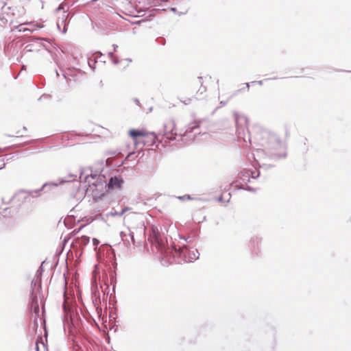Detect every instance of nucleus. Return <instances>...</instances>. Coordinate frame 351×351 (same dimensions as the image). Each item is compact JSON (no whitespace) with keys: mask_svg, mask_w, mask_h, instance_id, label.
Masks as SVG:
<instances>
[{"mask_svg":"<svg viewBox=\"0 0 351 351\" xmlns=\"http://www.w3.org/2000/svg\"><path fill=\"white\" fill-rule=\"evenodd\" d=\"M245 90V88H241V89H239V90H237V92H240V91H242V90Z\"/></svg>","mask_w":351,"mask_h":351,"instance_id":"nucleus-58","label":"nucleus"},{"mask_svg":"<svg viewBox=\"0 0 351 351\" xmlns=\"http://www.w3.org/2000/svg\"><path fill=\"white\" fill-rule=\"evenodd\" d=\"M190 101H191V99H189L187 101H184V104H186V105H187V104H189L190 103Z\"/></svg>","mask_w":351,"mask_h":351,"instance_id":"nucleus-54","label":"nucleus"},{"mask_svg":"<svg viewBox=\"0 0 351 351\" xmlns=\"http://www.w3.org/2000/svg\"><path fill=\"white\" fill-rule=\"evenodd\" d=\"M123 183L124 180L120 175L111 176L107 182L108 189L112 191L115 189L120 190Z\"/></svg>","mask_w":351,"mask_h":351,"instance_id":"nucleus-10","label":"nucleus"},{"mask_svg":"<svg viewBox=\"0 0 351 351\" xmlns=\"http://www.w3.org/2000/svg\"><path fill=\"white\" fill-rule=\"evenodd\" d=\"M276 344V330L273 326L267 327L262 337L259 346L266 351H274Z\"/></svg>","mask_w":351,"mask_h":351,"instance_id":"nucleus-5","label":"nucleus"},{"mask_svg":"<svg viewBox=\"0 0 351 351\" xmlns=\"http://www.w3.org/2000/svg\"><path fill=\"white\" fill-rule=\"evenodd\" d=\"M77 177L75 174L69 173L66 177L60 178L56 181L45 182L39 189L35 190H21L11 197H3L2 203L5 205L11 204V206L10 207L1 208L0 214L4 217H8L14 213H16L21 204L27 201L29 197H38L43 194L53 193V190L59 185L75 180Z\"/></svg>","mask_w":351,"mask_h":351,"instance_id":"nucleus-1","label":"nucleus"},{"mask_svg":"<svg viewBox=\"0 0 351 351\" xmlns=\"http://www.w3.org/2000/svg\"><path fill=\"white\" fill-rule=\"evenodd\" d=\"M250 84V83H245V88H247V90H249Z\"/></svg>","mask_w":351,"mask_h":351,"instance_id":"nucleus-51","label":"nucleus"},{"mask_svg":"<svg viewBox=\"0 0 351 351\" xmlns=\"http://www.w3.org/2000/svg\"><path fill=\"white\" fill-rule=\"evenodd\" d=\"M108 56L112 58L114 57V53H113V52H109V53H108Z\"/></svg>","mask_w":351,"mask_h":351,"instance_id":"nucleus-50","label":"nucleus"},{"mask_svg":"<svg viewBox=\"0 0 351 351\" xmlns=\"http://www.w3.org/2000/svg\"><path fill=\"white\" fill-rule=\"evenodd\" d=\"M112 47L114 48V51H117V48L118 47V46L115 44L112 45Z\"/></svg>","mask_w":351,"mask_h":351,"instance_id":"nucleus-52","label":"nucleus"},{"mask_svg":"<svg viewBox=\"0 0 351 351\" xmlns=\"http://www.w3.org/2000/svg\"><path fill=\"white\" fill-rule=\"evenodd\" d=\"M262 240V237L259 235H254L251 237L249 247L252 254L258 255L260 253L261 249L259 245L261 243Z\"/></svg>","mask_w":351,"mask_h":351,"instance_id":"nucleus-11","label":"nucleus"},{"mask_svg":"<svg viewBox=\"0 0 351 351\" xmlns=\"http://www.w3.org/2000/svg\"><path fill=\"white\" fill-rule=\"evenodd\" d=\"M14 28L19 29V32H25L26 31L30 32L29 29L22 27V25H19L18 26H14Z\"/></svg>","mask_w":351,"mask_h":351,"instance_id":"nucleus-29","label":"nucleus"},{"mask_svg":"<svg viewBox=\"0 0 351 351\" xmlns=\"http://www.w3.org/2000/svg\"><path fill=\"white\" fill-rule=\"evenodd\" d=\"M263 136L261 144L264 147L265 155L269 159L276 161L287 157V152H285L282 154L277 152L282 146V142L276 134L263 132Z\"/></svg>","mask_w":351,"mask_h":351,"instance_id":"nucleus-4","label":"nucleus"},{"mask_svg":"<svg viewBox=\"0 0 351 351\" xmlns=\"http://www.w3.org/2000/svg\"><path fill=\"white\" fill-rule=\"evenodd\" d=\"M132 152L129 153L128 155V158L130 157V156L132 155Z\"/></svg>","mask_w":351,"mask_h":351,"instance_id":"nucleus-61","label":"nucleus"},{"mask_svg":"<svg viewBox=\"0 0 351 351\" xmlns=\"http://www.w3.org/2000/svg\"><path fill=\"white\" fill-rule=\"evenodd\" d=\"M27 144V142H25V143H20V144H15V145H12V147H17V148H18V147H23V146H24V145H26Z\"/></svg>","mask_w":351,"mask_h":351,"instance_id":"nucleus-37","label":"nucleus"},{"mask_svg":"<svg viewBox=\"0 0 351 351\" xmlns=\"http://www.w3.org/2000/svg\"><path fill=\"white\" fill-rule=\"evenodd\" d=\"M218 201L220 202H223V197L222 196L219 197Z\"/></svg>","mask_w":351,"mask_h":351,"instance_id":"nucleus-53","label":"nucleus"},{"mask_svg":"<svg viewBox=\"0 0 351 351\" xmlns=\"http://www.w3.org/2000/svg\"><path fill=\"white\" fill-rule=\"evenodd\" d=\"M64 12L65 10V5L64 3H61L58 8H56L54 10V13L58 14L59 12L62 11Z\"/></svg>","mask_w":351,"mask_h":351,"instance_id":"nucleus-26","label":"nucleus"},{"mask_svg":"<svg viewBox=\"0 0 351 351\" xmlns=\"http://www.w3.org/2000/svg\"><path fill=\"white\" fill-rule=\"evenodd\" d=\"M112 63L114 64H118L119 63V60L117 58H112Z\"/></svg>","mask_w":351,"mask_h":351,"instance_id":"nucleus-43","label":"nucleus"},{"mask_svg":"<svg viewBox=\"0 0 351 351\" xmlns=\"http://www.w3.org/2000/svg\"><path fill=\"white\" fill-rule=\"evenodd\" d=\"M134 235H135V232L134 231V230L132 229V228H128V237H130V239H131V242L133 245H135V239H134Z\"/></svg>","mask_w":351,"mask_h":351,"instance_id":"nucleus-23","label":"nucleus"},{"mask_svg":"<svg viewBox=\"0 0 351 351\" xmlns=\"http://www.w3.org/2000/svg\"><path fill=\"white\" fill-rule=\"evenodd\" d=\"M202 123L201 120H195L193 123H190L187 125L186 131L184 134H180V136H189L190 134L193 133V136H195L198 134H201V132L197 131L200 127V124Z\"/></svg>","mask_w":351,"mask_h":351,"instance_id":"nucleus-12","label":"nucleus"},{"mask_svg":"<svg viewBox=\"0 0 351 351\" xmlns=\"http://www.w3.org/2000/svg\"><path fill=\"white\" fill-rule=\"evenodd\" d=\"M125 239H126L125 242H123V243L125 245H126L128 246V245H130V241H129V239H128V238H125Z\"/></svg>","mask_w":351,"mask_h":351,"instance_id":"nucleus-47","label":"nucleus"},{"mask_svg":"<svg viewBox=\"0 0 351 351\" xmlns=\"http://www.w3.org/2000/svg\"><path fill=\"white\" fill-rule=\"evenodd\" d=\"M30 313L34 315L33 328L36 330L38 327V318L40 317V308L38 297L32 294V302H29Z\"/></svg>","mask_w":351,"mask_h":351,"instance_id":"nucleus-9","label":"nucleus"},{"mask_svg":"<svg viewBox=\"0 0 351 351\" xmlns=\"http://www.w3.org/2000/svg\"><path fill=\"white\" fill-rule=\"evenodd\" d=\"M40 319L42 320L41 324L45 325V324H46L45 319H41V318H40Z\"/></svg>","mask_w":351,"mask_h":351,"instance_id":"nucleus-55","label":"nucleus"},{"mask_svg":"<svg viewBox=\"0 0 351 351\" xmlns=\"http://www.w3.org/2000/svg\"><path fill=\"white\" fill-rule=\"evenodd\" d=\"M0 162H3V165L0 166V170L5 167V163L3 162V160L0 159Z\"/></svg>","mask_w":351,"mask_h":351,"instance_id":"nucleus-46","label":"nucleus"},{"mask_svg":"<svg viewBox=\"0 0 351 351\" xmlns=\"http://www.w3.org/2000/svg\"><path fill=\"white\" fill-rule=\"evenodd\" d=\"M64 248V245L62 246V248L61 249V251H63Z\"/></svg>","mask_w":351,"mask_h":351,"instance_id":"nucleus-63","label":"nucleus"},{"mask_svg":"<svg viewBox=\"0 0 351 351\" xmlns=\"http://www.w3.org/2000/svg\"><path fill=\"white\" fill-rule=\"evenodd\" d=\"M129 134L130 137L133 139L134 144L136 145L138 143H141V141L142 139H139V138H144V137H151L152 140L151 141H148L149 145H154L157 143L158 141V136L156 134L155 132H147L142 130H137V129H132L129 132Z\"/></svg>","mask_w":351,"mask_h":351,"instance_id":"nucleus-7","label":"nucleus"},{"mask_svg":"<svg viewBox=\"0 0 351 351\" xmlns=\"http://www.w3.org/2000/svg\"><path fill=\"white\" fill-rule=\"evenodd\" d=\"M64 248V245L62 246V248L61 249V251H63Z\"/></svg>","mask_w":351,"mask_h":351,"instance_id":"nucleus-62","label":"nucleus"},{"mask_svg":"<svg viewBox=\"0 0 351 351\" xmlns=\"http://www.w3.org/2000/svg\"><path fill=\"white\" fill-rule=\"evenodd\" d=\"M40 49H37L35 47V45L34 44H32V43H29V44H27L25 47H24V51L25 53L27 52H32V51H39Z\"/></svg>","mask_w":351,"mask_h":351,"instance_id":"nucleus-20","label":"nucleus"},{"mask_svg":"<svg viewBox=\"0 0 351 351\" xmlns=\"http://www.w3.org/2000/svg\"><path fill=\"white\" fill-rule=\"evenodd\" d=\"M145 139H142V141H141V143H142L143 145H145L146 144H147L148 145H150L149 143H148V141H151L152 140V138L149 136V137H144Z\"/></svg>","mask_w":351,"mask_h":351,"instance_id":"nucleus-30","label":"nucleus"},{"mask_svg":"<svg viewBox=\"0 0 351 351\" xmlns=\"http://www.w3.org/2000/svg\"><path fill=\"white\" fill-rule=\"evenodd\" d=\"M120 237L121 238V240L123 241V242H125V238H127L128 237V232H123V231H121L120 232Z\"/></svg>","mask_w":351,"mask_h":351,"instance_id":"nucleus-32","label":"nucleus"},{"mask_svg":"<svg viewBox=\"0 0 351 351\" xmlns=\"http://www.w3.org/2000/svg\"><path fill=\"white\" fill-rule=\"evenodd\" d=\"M42 40H44V39L40 38H36V37L32 38L30 40V41H32V42H34V43L39 44L40 45H43L46 50L49 51L47 47L40 43V41H42Z\"/></svg>","mask_w":351,"mask_h":351,"instance_id":"nucleus-24","label":"nucleus"},{"mask_svg":"<svg viewBox=\"0 0 351 351\" xmlns=\"http://www.w3.org/2000/svg\"><path fill=\"white\" fill-rule=\"evenodd\" d=\"M171 10H172V11H173V12H175V11H176V8H171Z\"/></svg>","mask_w":351,"mask_h":351,"instance_id":"nucleus-60","label":"nucleus"},{"mask_svg":"<svg viewBox=\"0 0 351 351\" xmlns=\"http://www.w3.org/2000/svg\"><path fill=\"white\" fill-rule=\"evenodd\" d=\"M274 167L273 165H266V164H263L262 165H260L261 168H263V169H268L269 168H271V167Z\"/></svg>","mask_w":351,"mask_h":351,"instance_id":"nucleus-36","label":"nucleus"},{"mask_svg":"<svg viewBox=\"0 0 351 351\" xmlns=\"http://www.w3.org/2000/svg\"><path fill=\"white\" fill-rule=\"evenodd\" d=\"M146 0H135L134 8L138 14L141 12H145L147 9L146 7L144 6Z\"/></svg>","mask_w":351,"mask_h":351,"instance_id":"nucleus-14","label":"nucleus"},{"mask_svg":"<svg viewBox=\"0 0 351 351\" xmlns=\"http://www.w3.org/2000/svg\"><path fill=\"white\" fill-rule=\"evenodd\" d=\"M38 285V289H41V279H37V280H32L31 282V292H30V298H29V302H32V294H34L37 297V295L35 293L34 289Z\"/></svg>","mask_w":351,"mask_h":351,"instance_id":"nucleus-16","label":"nucleus"},{"mask_svg":"<svg viewBox=\"0 0 351 351\" xmlns=\"http://www.w3.org/2000/svg\"><path fill=\"white\" fill-rule=\"evenodd\" d=\"M44 312H45V306H44V305H43V306H42V315H43Z\"/></svg>","mask_w":351,"mask_h":351,"instance_id":"nucleus-56","label":"nucleus"},{"mask_svg":"<svg viewBox=\"0 0 351 351\" xmlns=\"http://www.w3.org/2000/svg\"><path fill=\"white\" fill-rule=\"evenodd\" d=\"M227 102H228V101H221L220 102V104H221V106H225L227 104Z\"/></svg>","mask_w":351,"mask_h":351,"instance_id":"nucleus-49","label":"nucleus"},{"mask_svg":"<svg viewBox=\"0 0 351 351\" xmlns=\"http://www.w3.org/2000/svg\"><path fill=\"white\" fill-rule=\"evenodd\" d=\"M234 119L236 123V128H237V132H238L239 135L241 134V130H243L242 127H241L239 124V120H243L245 123L247 122V119L245 117H239L237 113L234 114Z\"/></svg>","mask_w":351,"mask_h":351,"instance_id":"nucleus-17","label":"nucleus"},{"mask_svg":"<svg viewBox=\"0 0 351 351\" xmlns=\"http://www.w3.org/2000/svg\"><path fill=\"white\" fill-rule=\"evenodd\" d=\"M250 178L256 179L260 176V172L256 173L255 171H250Z\"/></svg>","mask_w":351,"mask_h":351,"instance_id":"nucleus-34","label":"nucleus"},{"mask_svg":"<svg viewBox=\"0 0 351 351\" xmlns=\"http://www.w3.org/2000/svg\"><path fill=\"white\" fill-rule=\"evenodd\" d=\"M177 198L181 201L192 200L194 198L190 195H184L182 196H178Z\"/></svg>","mask_w":351,"mask_h":351,"instance_id":"nucleus-25","label":"nucleus"},{"mask_svg":"<svg viewBox=\"0 0 351 351\" xmlns=\"http://www.w3.org/2000/svg\"><path fill=\"white\" fill-rule=\"evenodd\" d=\"M45 263V261H43L41 264V265L39 267V268L38 269L37 271H36V276H37V278L40 279L39 278V276L42 275L43 272L44 271V269H43V265Z\"/></svg>","mask_w":351,"mask_h":351,"instance_id":"nucleus-27","label":"nucleus"},{"mask_svg":"<svg viewBox=\"0 0 351 351\" xmlns=\"http://www.w3.org/2000/svg\"><path fill=\"white\" fill-rule=\"evenodd\" d=\"M132 228L137 237H145L146 227L145 226L144 221L143 220L140 221L136 226H132Z\"/></svg>","mask_w":351,"mask_h":351,"instance_id":"nucleus-13","label":"nucleus"},{"mask_svg":"<svg viewBox=\"0 0 351 351\" xmlns=\"http://www.w3.org/2000/svg\"><path fill=\"white\" fill-rule=\"evenodd\" d=\"M277 79H278V77H269V78L265 79V80H277Z\"/></svg>","mask_w":351,"mask_h":351,"instance_id":"nucleus-48","label":"nucleus"},{"mask_svg":"<svg viewBox=\"0 0 351 351\" xmlns=\"http://www.w3.org/2000/svg\"><path fill=\"white\" fill-rule=\"evenodd\" d=\"M95 54L96 55V57L95 58V60H97L98 58L101 57L103 56V54L101 51H96L95 53Z\"/></svg>","mask_w":351,"mask_h":351,"instance_id":"nucleus-40","label":"nucleus"},{"mask_svg":"<svg viewBox=\"0 0 351 351\" xmlns=\"http://www.w3.org/2000/svg\"><path fill=\"white\" fill-rule=\"evenodd\" d=\"M70 237H65L62 242V245H64L70 239Z\"/></svg>","mask_w":351,"mask_h":351,"instance_id":"nucleus-38","label":"nucleus"},{"mask_svg":"<svg viewBox=\"0 0 351 351\" xmlns=\"http://www.w3.org/2000/svg\"><path fill=\"white\" fill-rule=\"evenodd\" d=\"M251 84H258V85L262 86L263 84V80L253 81L251 82Z\"/></svg>","mask_w":351,"mask_h":351,"instance_id":"nucleus-42","label":"nucleus"},{"mask_svg":"<svg viewBox=\"0 0 351 351\" xmlns=\"http://www.w3.org/2000/svg\"><path fill=\"white\" fill-rule=\"evenodd\" d=\"M93 245L97 247L99 244V241L97 239L94 238L93 239Z\"/></svg>","mask_w":351,"mask_h":351,"instance_id":"nucleus-39","label":"nucleus"},{"mask_svg":"<svg viewBox=\"0 0 351 351\" xmlns=\"http://www.w3.org/2000/svg\"><path fill=\"white\" fill-rule=\"evenodd\" d=\"M123 215H121L120 214V212H117L116 210L114 211H111L108 214V216H112V217H115V216H118V217H121Z\"/></svg>","mask_w":351,"mask_h":351,"instance_id":"nucleus-33","label":"nucleus"},{"mask_svg":"<svg viewBox=\"0 0 351 351\" xmlns=\"http://www.w3.org/2000/svg\"><path fill=\"white\" fill-rule=\"evenodd\" d=\"M133 101H134V102L136 105L140 106V101L138 100V99H137V98H134V99H133Z\"/></svg>","mask_w":351,"mask_h":351,"instance_id":"nucleus-44","label":"nucleus"},{"mask_svg":"<svg viewBox=\"0 0 351 351\" xmlns=\"http://www.w3.org/2000/svg\"><path fill=\"white\" fill-rule=\"evenodd\" d=\"M156 41L157 42V43L158 45H163V46L165 45V43H166L165 39L164 38H162V37L158 38L156 40Z\"/></svg>","mask_w":351,"mask_h":351,"instance_id":"nucleus-31","label":"nucleus"},{"mask_svg":"<svg viewBox=\"0 0 351 351\" xmlns=\"http://www.w3.org/2000/svg\"><path fill=\"white\" fill-rule=\"evenodd\" d=\"M82 228H83V226H81L78 228V230H75L73 232L75 234L78 233L82 230Z\"/></svg>","mask_w":351,"mask_h":351,"instance_id":"nucleus-45","label":"nucleus"},{"mask_svg":"<svg viewBox=\"0 0 351 351\" xmlns=\"http://www.w3.org/2000/svg\"><path fill=\"white\" fill-rule=\"evenodd\" d=\"M198 83L200 84V88L197 90V93L203 94L206 90V88L203 86V77H197Z\"/></svg>","mask_w":351,"mask_h":351,"instance_id":"nucleus-21","label":"nucleus"},{"mask_svg":"<svg viewBox=\"0 0 351 351\" xmlns=\"http://www.w3.org/2000/svg\"><path fill=\"white\" fill-rule=\"evenodd\" d=\"M154 242L162 253L172 258L173 261L178 264L182 263H193L199 258V253L197 249L191 250L187 245H183L177 248L175 245H171V248L165 245L164 242L159 238L158 233L154 232Z\"/></svg>","mask_w":351,"mask_h":351,"instance_id":"nucleus-2","label":"nucleus"},{"mask_svg":"<svg viewBox=\"0 0 351 351\" xmlns=\"http://www.w3.org/2000/svg\"><path fill=\"white\" fill-rule=\"evenodd\" d=\"M5 160L7 161H8L14 158V155H13V154H8L5 155Z\"/></svg>","mask_w":351,"mask_h":351,"instance_id":"nucleus-35","label":"nucleus"},{"mask_svg":"<svg viewBox=\"0 0 351 351\" xmlns=\"http://www.w3.org/2000/svg\"><path fill=\"white\" fill-rule=\"evenodd\" d=\"M175 129L176 123L173 119H170L164 123V131L162 133H159V134H162V138L160 140L158 138L157 142L162 144L163 146H166L169 142L176 140L178 134L175 132Z\"/></svg>","mask_w":351,"mask_h":351,"instance_id":"nucleus-6","label":"nucleus"},{"mask_svg":"<svg viewBox=\"0 0 351 351\" xmlns=\"http://www.w3.org/2000/svg\"><path fill=\"white\" fill-rule=\"evenodd\" d=\"M348 221L351 222V213H350V217L348 218Z\"/></svg>","mask_w":351,"mask_h":351,"instance_id":"nucleus-59","label":"nucleus"},{"mask_svg":"<svg viewBox=\"0 0 351 351\" xmlns=\"http://www.w3.org/2000/svg\"><path fill=\"white\" fill-rule=\"evenodd\" d=\"M80 182L87 183L84 187L86 194H90L95 202L101 199L108 191L106 177L102 174L93 173L90 169H82L79 176Z\"/></svg>","mask_w":351,"mask_h":351,"instance_id":"nucleus-3","label":"nucleus"},{"mask_svg":"<svg viewBox=\"0 0 351 351\" xmlns=\"http://www.w3.org/2000/svg\"><path fill=\"white\" fill-rule=\"evenodd\" d=\"M64 248V245L62 246V248L61 249V251H63Z\"/></svg>","mask_w":351,"mask_h":351,"instance_id":"nucleus-64","label":"nucleus"},{"mask_svg":"<svg viewBox=\"0 0 351 351\" xmlns=\"http://www.w3.org/2000/svg\"><path fill=\"white\" fill-rule=\"evenodd\" d=\"M239 182H242V184L247 183L250 181V172L249 170L244 171L240 172L239 174Z\"/></svg>","mask_w":351,"mask_h":351,"instance_id":"nucleus-15","label":"nucleus"},{"mask_svg":"<svg viewBox=\"0 0 351 351\" xmlns=\"http://www.w3.org/2000/svg\"><path fill=\"white\" fill-rule=\"evenodd\" d=\"M90 241V237L87 236H82L75 239V243L80 245V247H84Z\"/></svg>","mask_w":351,"mask_h":351,"instance_id":"nucleus-18","label":"nucleus"},{"mask_svg":"<svg viewBox=\"0 0 351 351\" xmlns=\"http://www.w3.org/2000/svg\"><path fill=\"white\" fill-rule=\"evenodd\" d=\"M196 237H197V235L188 236L186 237H184V236H182V237H180V239L184 240L188 243H193L195 241Z\"/></svg>","mask_w":351,"mask_h":351,"instance_id":"nucleus-22","label":"nucleus"},{"mask_svg":"<svg viewBox=\"0 0 351 351\" xmlns=\"http://www.w3.org/2000/svg\"><path fill=\"white\" fill-rule=\"evenodd\" d=\"M97 62V60L94 59L93 60L90 58L88 59V66L92 68L93 70L95 69V64Z\"/></svg>","mask_w":351,"mask_h":351,"instance_id":"nucleus-28","label":"nucleus"},{"mask_svg":"<svg viewBox=\"0 0 351 351\" xmlns=\"http://www.w3.org/2000/svg\"><path fill=\"white\" fill-rule=\"evenodd\" d=\"M235 186L238 189L245 190V191H250V192H255L256 191V189L254 188H253L252 186H245L243 185V184H242V182H239V180L236 181Z\"/></svg>","mask_w":351,"mask_h":351,"instance_id":"nucleus-19","label":"nucleus"},{"mask_svg":"<svg viewBox=\"0 0 351 351\" xmlns=\"http://www.w3.org/2000/svg\"><path fill=\"white\" fill-rule=\"evenodd\" d=\"M129 210H130V208L125 207L123 209L121 210V211L120 212V214L123 215L126 211H128Z\"/></svg>","mask_w":351,"mask_h":351,"instance_id":"nucleus-41","label":"nucleus"},{"mask_svg":"<svg viewBox=\"0 0 351 351\" xmlns=\"http://www.w3.org/2000/svg\"><path fill=\"white\" fill-rule=\"evenodd\" d=\"M69 7L66 10H64L62 15L58 16V21L56 23L57 28L61 31L63 34H65L67 32V27L70 23L71 18L73 16L74 14L68 12Z\"/></svg>","mask_w":351,"mask_h":351,"instance_id":"nucleus-8","label":"nucleus"},{"mask_svg":"<svg viewBox=\"0 0 351 351\" xmlns=\"http://www.w3.org/2000/svg\"><path fill=\"white\" fill-rule=\"evenodd\" d=\"M157 10H158V9H155V8H154V9H152V10H151V12H156Z\"/></svg>","mask_w":351,"mask_h":351,"instance_id":"nucleus-57","label":"nucleus"}]
</instances>
